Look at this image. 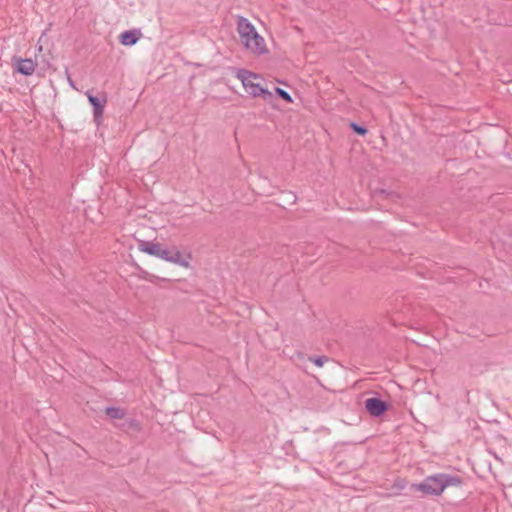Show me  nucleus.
<instances>
[{
	"label": "nucleus",
	"instance_id": "nucleus-3",
	"mask_svg": "<svg viewBox=\"0 0 512 512\" xmlns=\"http://www.w3.org/2000/svg\"><path fill=\"white\" fill-rule=\"evenodd\" d=\"M235 76L241 80L243 87L250 96L261 97L268 103H271L274 99L273 94L268 89L263 88L259 83H254L251 81L250 78H259L258 74H255L247 69H237Z\"/></svg>",
	"mask_w": 512,
	"mask_h": 512
},
{
	"label": "nucleus",
	"instance_id": "nucleus-16",
	"mask_svg": "<svg viewBox=\"0 0 512 512\" xmlns=\"http://www.w3.org/2000/svg\"><path fill=\"white\" fill-rule=\"evenodd\" d=\"M66 73H67V79H68L69 83L73 86L72 79H71L70 74L68 73L67 70H66Z\"/></svg>",
	"mask_w": 512,
	"mask_h": 512
},
{
	"label": "nucleus",
	"instance_id": "nucleus-8",
	"mask_svg": "<svg viewBox=\"0 0 512 512\" xmlns=\"http://www.w3.org/2000/svg\"><path fill=\"white\" fill-rule=\"evenodd\" d=\"M142 36L140 30H126L119 36V41L124 46L135 45Z\"/></svg>",
	"mask_w": 512,
	"mask_h": 512
},
{
	"label": "nucleus",
	"instance_id": "nucleus-13",
	"mask_svg": "<svg viewBox=\"0 0 512 512\" xmlns=\"http://www.w3.org/2000/svg\"><path fill=\"white\" fill-rule=\"evenodd\" d=\"M350 128L353 130L354 133L360 136H364L368 132V129L366 127L359 125L355 122L350 123Z\"/></svg>",
	"mask_w": 512,
	"mask_h": 512
},
{
	"label": "nucleus",
	"instance_id": "nucleus-5",
	"mask_svg": "<svg viewBox=\"0 0 512 512\" xmlns=\"http://www.w3.org/2000/svg\"><path fill=\"white\" fill-rule=\"evenodd\" d=\"M364 405L367 412L373 417H381L389 409V404L378 397L366 399Z\"/></svg>",
	"mask_w": 512,
	"mask_h": 512
},
{
	"label": "nucleus",
	"instance_id": "nucleus-12",
	"mask_svg": "<svg viewBox=\"0 0 512 512\" xmlns=\"http://www.w3.org/2000/svg\"><path fill=\"white\" fill-rule=\"evenodd\" d=\"M275 93L278 95V97H280L281 99H283L287 103H292L293 102V99H292L291 95L286 90H284L282 88H279V87H276L275 88Z\"/></svg>",
	"mask_w": 512,
	"mask_h": 512
},
{
	"label": "nucleus",
	"instance_id": "nucleus-9",
	"mask_svg": "<svg viewBox=\"0 0 512 512\" xmlns=\"http://www.w3.org/2000/svg\"><path fill=\"white\" fill-rule=\"evenodd\" d=\"M161 246L162 245L160 243H154L152 241L140 240L138 242V248L141 252L147 253L155 257H158Z\"/></svg>",
	"mask_w": 512,
	"mask_h": 512
},
{
	"label": "nucleus",
	"instance_id": "nucleus-2",
	"mask_svg": "<svg viewBox=\"0 0 512 512\" xmlns=\"http://www.w3.org/2000/svg\"><path fill=\"white\" fill-rule=\"evenodd\" d=\"M237 30L243 45L251 52L262 55L268 52L265 41L255 27L244 17L237 21Z\"/></svg>",
	"mask_w": 512,
	"mask_h": 512
},
{
	"label": "nucleus",
	"instance_id": "nucleus-4",
	"mask_svg": "<svg viewBox=\"0 0 512 512\" xmlns=\"http://www.w3.org/2000/svg\"><path fill=\"white\" fill-rule=\"evenodd\" d=\"M158 258L187 268L191 257L188 255L187 258H184L181 252L174 246L171 248L161 246Z\"/></svg>",
	"mask_w": 512,
	"mask_h": 512
},
{
	"label": "nucleus",
	"instance_id": "nucleus-10",
	"mask_svg": "<svg viewBox=\"0 0 512 512\" xmlns=\"http://www.w3.org/2000/svg\"><path fill=\"white\" fill-rule=\"evenodd\" d=\"M119 428L123 430L124 432H140L142 427L138 420L130 418L125 419L121 424H119Z\"/></svg>",
	"mask_w": 512,
	"mask_h": 512
},
{
	"label": "nucleus",
	"instance_id": "nucleus-11",
	"mask_svg": "<svg viewBox=\"0 0 512 512\" xmlns=\"http://www.w3.org/2000/svg\"><path fill=\"white\" fill-rule=\"evenodd\" d=\"M105 413L110 419H124L126 410L121 407L110 406L105 409Z\"/></svg>",
	"mask_w": 512,
	"mask_h": 512
},
{
	"label": "nucleus",
	"instance_id": "nucleus-1",
	"mask_svg": "<svg viewBox=\"0 0 512 512\" xmlns=\"http://www.w3.org/2000/svg\"><path fill=\"white\" fill-rule=\"evenodd\" d=\"M462 480L458 476L439 473L426 477L421 483H413L411 488L431 496H439L448 486H459Z\"/></svg>",
	"mask_w": 512,
	"mask_h": 512
},
{
	"label": "nucleus",
	"instance_id": "nucleus-7",
	"mask_svg": "<svg viewBox=\"0 0 512 512\" xmlns=\"http://www.w3.org/2000/svg\"><path fill=\"white\" fill-rule=\"evenodd\" d=\"M36 68V63L30 59H17V65L15 67V71L24 76H30L34 73Z\"/></svg>",
	"mask_w": 512,
	"mask_h": 512
},
{
	"label": "nucleus",
	"instance_id": "nucleus-15",
	"mask_svg": "<svg viewBox=\"0 0 512 512\" xmlns=\"http://www.w3.org/2000/svg\"><path fill=\"white\" fill-rule=\"evenodd\" d=\"M394 486L400 488V489H403L405 487V480L404 479H401V478H398L395 480V483H394Z\"/></svg>",
	"mask_w": 512,
	"mask_h": 512
},
{
	"label": "nucleus",
	"instance_id": "nucleus-6",
	"mask_svg": "<svg viewBox=\"0 0 512 512\" xmlns=\"http://www.w3.org/2000/svg\"><path fill=\"white\" fill-rule=\"evenodd\" d=\"M87 98L91 106L93 107V117L97 124H100L103 118V111L105 104L107 103L106 95L101 98L91 94L89 91L86 92Z\"/></svg>",
	"mask_w": 512,
	"mask_h": 512
},
{
	"label": "nucleus",
	"instance_id": "nucleus-14",
	"mask_svg": "<svg viewBox=\"0 0 512 512\" xmlns=\"http://www.w3.org/2000/svg\"><path fill=\"white\" fill-rule=\"evenodd\" d=\"M309 360L311 362H313L316 366L322 367L328 361V357H326V356H312V357H309Z\"/></svg>",
	"mask_w": 512,
	"mask_h": 512
}]
</instances>
